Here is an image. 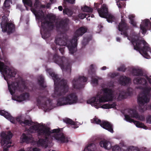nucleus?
<instances>
[{
    "instance_id": "10",
    "label": "nucleus",
    "mask_w": 151,
    "mask_h": 151,
    "mask_svg": "<svg viewBox=\"0 0 151 151\" xmlns=\"http://www.w3.org/2000/svg\"><path fill=\"white\" fill-rule=\"evenodd\" d=\"M12 134L10 131H9L7 134L4 132L1 133V145L2 146L5 145L4 147L3 151H8V149L11 146L10 145H8V144L11 143L10 139L12 137Z\"/></svg>"
},
{
    "instance_id": "24",
    "label": "nucleus",
    "mask_w": 151,
    "mask_h": 151,
    "mask_svg": "<svg viewBox=\"0 0 151 151\" xmlns=\"http://www.w3.org/2000/svg\"><path fill=\"white\" fill-rule=\"evenodd\" d=\"M130 81V79L129 77L125 76H121L120 77L119 81L120 84L125 86L129 83Z\"/></svg>"
},
{
    "instance_id": "2",
    "label": "nucleus",
    "mask_w": 151,
    "mask_h": 151,
    "mask_svg": "<svg viewBox=\"0 0 151 151\" xmlns=\"http://www.w3.org/2000/svg\"><path fill=\"white\" fill-rule=\"evenodd\" d=\"M87 31V29L81 27L77 29L75 33V35L71 40L68 39V36L65 34H63V37L56 38L55 40V44L51 45L53 50L57 51L59 49L61 54L64 55L65 47L66 46L69 49L70 53L73 54L76 51L77 40L79 36H82Z\"/></svg>"
},
{
    "instance_id": "19",
    "label": "nucleus",
    "mask_w": 151,
    "mask_h": 151,
    "mask_svg": "<svg viewBox=\"0 0 151 151\" xmlns=\"http://www.w3.org/2000/svg\"><path fill=\"white\" fill-rule=\"evenodd\" d=\"M124 117L125 120L127 121L130 122L134 123L135 124L137 127L139 128H143L145 129H147V127L145 126L143 123L139 121L134 120V119H131L128 115H125Z\"/></svg>"
},
{
    "instance_id": "21",
    "label": "nucleus",
    "mask_w": 151,
    "mask_h": 151,
    "mask_svg": "<svg viewBox=\"0 0 151 151\" xmlns=\"http://www.w3.org/2000/svg\"><path fill=\"white\" fill-rule=\"evenodd\" d=\"M97 11L100 17L103 18L106 16L109 12L107 6L105 4H103L100 8H98Z\"/></svg>"
},
{
    "instance_id": "38",
    "label": "nucleus",
    "mask_w": 151,
    "mask_h": 151,
    "mask_svg": "<svg viewBox=\"0 0 151 151\" xmlns=\"http://www.w3.org/2000/svg\"><path fill=\"white\" fill-rule=\"evenodd\" d=\"M25 100V99L23 94H21L17 97V101L19 102H21Z\"/></svg>"
},
{
    "instance_id": "23",
    "label": "nucleus",
    "mask_w": 151,
    "mask_h": 151,
    "mask_svg": "<svg viewBox=\"0 0 151 151\" xmlns=\"http://www.w3.org/2000/svg\"><path fill=\"white\" fill-rule=\"evenodd\" d=\"M100 125L103 128L108 130L111 133H113L114 131L112 125L108 122L103 121L100 124Z\"/></svg>"
},
{
    "instance_id": "1",
    "label": "nucleus",
    "mask_w": 151,
    "mask_h": 151,
    "mask_svg": "<svg viewBox=\"0 0 151 151\" xmlns=\"http://www.w3.org/2000/svg\"><path fill=\"white\" fill-rule=\"evenodd\" d=\"M49 74L53 80L55 86L52 96L54 98H59L57 100V104L62 106L76 103L78 101V96L76 93H70L65 97L61 96L65 95L68 91L69 87L67 81L63 79L60 81L58 75L54 72H50Z\"/></svg>"
},
{
    "instance_id": "54",
    "label": "nucleus",
    "mask_w": 151,
    "mask_h": 151,
    "mask_svg": "<svg viewBox=\"0 0 151 151\" xmlns=\"http://www.w3.org/2000/svg\"><path fill=\"white\" fill-rule=\"evenodd\" d=\"M39 149L37 147H35L33 149V151H39Z\"/></svg>"
},
{
    "instance_id": "33",
    "label": "nucleus",
    "mask_w": 151,
    "mask_h": 151,
    "mask_svg": "<svg viewBox=\"0 0 151 151\" xmlns=\"http://www.w3.org/2000/svg\"><path fill=\"white\" fill-rule=\"evenodd\" d=\"M63 121L64 122L67 124L74 125L76 124V123L73 121L72 120L68 118H65L63 119Z\"/></svg>"
},
{
    "instance_id": "12",
    "label": "nucleus",
    "mask_w": 151,
    "mask_h": 151,
    "mask_svg": "<svg viewBox=\"0 0 151 151\" xmlns=\"http://www.w3.org/2000/svg\"><path fill=\"white\" fill-rule=\"evenodd\" d=\"M7 18L5 16H3L2 17V22L1 24L2 31L5 32L7 31L8 34L12 33L14 30V25L11 22L7 23Z\"/></svg>"
},
{
    "instance_id": "26",
    "label": "nucleus",
    "mask_w": 151,
    "mask_h": 151,
    "mask_svg": "<svg viewBox=\"0 0 151 151\" xmlns=\"http://www.w3.org/2000/svg\"><path fill=\"white\" fill-rule=\"evenodd\" d=\"M105 17H104L106 18L107 21L109 23H112V22H114L116 21V18L115 17L111 14L109 12L107 14V15Z\"/></svg>"
},
{
    "instance_id": "8",
    "label": "nucleus",
    "mask_w": 151,
    "mask_h": 151,
    "mask_svg": "<svg viewBox=\"0 0 151 151\" xmlns=\"http://www.w3.org/2000/svg\"><path fill=\"white\" fill-rule=\"evenodd\" d=\"M132 43L133 45L134 50L139 51L145 58L147 59L150 58V56L147 52H151V48L145 40L134 39L132 41Z\"/></svg>"
},
{
    "instance_id": "31",
    "label": "nucleus",
    "mask_w": 151,
    "mask_h": 151,
    "mask_svg": "<svg viewBox=\"0 0 151 151\" xmlns=\"http://www.w3.org/2000/svg\"><path fill=\"white\" fill-rule=\"evenodd\" d=\"M22 2L26 7L27 10H28L27 6L32 7L33 5L32 0H22Z\"/></svg>"
},
{
    "instance_id": "14",
    "label": "nucleus",
    "mask_w": 151,
    "mask_h": 151,
    "mask_svg": "<svg viewBox=\"0 0 151 151\" xmlns=\"http://www.w3.org/2000/svg\"><path fill=\"white\" fill-rule=\"evenodd\" d=\"M87 81V78L84 76H79L78 79L74 78L72 82L73 88L76 89H80L83 88V83Z\"/></svg>"
},
{
    "instance_id": "57",
    "label": "nucleus",
    "mask_w": 151,
    "mask_h": 151,
    "mask_svg": "<svg viewBox=\"0 0 151 151\" xmlns=\"http://www.w3.org/2000/svg\"><path fill=\"white\" fill-rule=\"evenodd\" d=\"M4 61L5 64L7 65H9L10 64V63L9 61H6V60H5Z\"/></svg>"
},
{
    "instance_id": "25",
    "label": "nucleus",
    "mask_w": 151,
    "mask_h": 151,
    "mask_svg": "<svg viewBox=\"0 0 151 151\" xmlns=\"http://www.w3.org/2000/svg\"><path fill=\"white\" fill-rule=\"evenodd\" d=\"M116 102H113L111 104H106L103 105L101 107L105 109H109L111 108H116Z\"/></svg>"
},
{
    "instance_id": "20",
    "label": "nucleus",
    "mask_w": 151,
    "mask_h": 151,
    "mask_svg": "<svg viewBox=\"0 0 151 151\" xmlns=\"http://www.w3.org/2000/svg\"><path fill=\"white\" fill-rule=\"evenodd\" d=\"M128 112L131 117L135 118L141 121H143L145 119L144 116L139 115L136 110L135 109H128Z\"/></svg>"
},
{
    "instance_id": "49",
    "label": "nucleus",
    "mask_w": 151,
    "mask_h": 151,
    "mask_svg": "<svg viewBox=\"0 0 151 151\" xmlns=\"http://www.w3.org/2000/svg\"><path fill=\"white\" fill-rule=\"evenodd\" d=\"M24 95V97L25 98V99H27L29 98V95L28 93H25L23 94Z\"/></svg>"
},
{
    "instance_id": "37",
    "label": "nucleus",
    "mask_w": 151,
    "mask_h": 151,
    "mask_svg": "<svg viewBox=\"0 0 151 151\" xmlns=\"http://www.w3.org/2000/svg\"><path fill=\"white\" fill-rule=\"evenodd\" d=\"M22 123L27 125L30 126L32 124L33 122L31 120H25L24 122H22Z\"/></svg>"
},
{
    "instance_id": "60",
    "label": "nucleus",
    "mask_w": 151,
    "mask_h": 151,
    "mask_svg": "<svg viewBox=\"0 0 151 151\" xmlns=\"http://www.w3.org/2000/svg\"><path fill=\"white\" fill-rule=\"evenodd\" d=\"M40 7L43 8H44L45 7V5H42L40 6Z\"/></svg>"
},
{
    "instance_id": "51",
    "label": "nucleus",
    "mask_w": 151,
    "mask_h": 151,
    "mask_svg": "<svg viewBox=\"0 0 151 151\" xmlns=\"http://www.w3.org/2000/svg\"><path fill=\"white\" fill-rule=\"evenodd\" d=\"M145 78L148 81L149 83L150 84L151 83V78L147 76H145Z\"/></svg>"
},
{
    "instance_id": "48",
    "label": "nucleus",
    "mask_w": 151,
    "mask_h": 151,
    "mask_svg": "<svg viewBox=\"0 0 151 151\" xmlns=\"http://www.w3.org/2000/svg\"><path fill=\"white\" fill-rule=\"evenodd\" d=\"M118 76V73H111V77L112 78H114L116 76Z\"/></svg>"
},
{
    "instance_id": "17",
    "label": "nucleus",
    "mask_w": 151,
    "mask_h": 151,
    "mask_svg": "<svg viewBox=\"0 0 151 151\" xmlns=\"http://www.w3.org/2000/svg\"><path fill=\"white\" fill-rule=\"evenodd\" d=\"M0 115L4 116L13 124H16L17 122L20 123H22V121L21 120L20 117H17L16 118H14L10 114L4 110L0 111Z\"/></svg>"
},
{
    "instance_id": "34",
    "label": "nucleus",
    "mask_w": 151,
    "mask_h": 151,
    "mask_svg": "<svg viewBox=\"0 0 151 151\" xmlns=\"http://www.w3.org/2000/svg\"><path fill=\"white\" fill-rule=\"evenodd\" d=\"M81 9L83 11L88 12H92L93 11V9L92 8L86 5H85L83 7H82Z\"/></svg>"
},
{
    "instance_id": "56",
    "label": "nucleus",
    "mask_w": 151,
    "mask_h": 151,
    "mask_svg": "<svg viewBox=\"0 0 151 151\" xmlns=\"http://www.w3.org/2000/svg\"><path fill=\"white\" fill-rule=\"evenodd\" d=\"M50 3H47L46 6V7L47 8H49L50 7Z\"/></svg>"
},
{
    "instance_id": "50",
    "label": "nucleus",
    "mask_w": 151,
    "mask_h": 151,
    "mask_svg": "<svg viewBox=\"0 0 151 151\" xmlns=\"http://www.w3.org/2000/svg\"><path fill=\"white\" fill-rule=\"evenodd\" d=\"M35 16L37 17L38 19H40L41 17V15L40 14L39 12L35 14Z\"/></svg>"
},
{
    "instance_id": "28",
    "label": "nucleus",
    "mask_w": 151,
    "mask_h": 151,
    "mask_svg": "<svg viewBox=\"0 0 151 151\" xmlns=\"http://www.w3.org/2000/svg\"><path fill=\"white\" fill-rule=\"evenodd\" d=\"M32 137L27 136L25 134L23 133L22 137V141L23 142L28 143L32 140Z\"/></svg>"
},
{
    "instance_id": "40",
    "label": "nucleus",
    "mask_w": 151,
    "mask_h": 151,
    "mask_svg": "<svg viewBox=\"0 0 151 151\" xmlns=\"http://www.w3.org/2000/svg\"><path fill=\"white\" fill-rule=\"evenodd\" d=\"M6 0L5 1L4 3V10L5 11L6 10L9 9L10 8V5L9 4L6 3Z\"/></svg>"
},
{
    "instance_id": "46",
    "label": "nucleus",
    "mask_w": 151,
    "mask_h": 151,
    "mask_svg": "<svg viewBox=\"0 0 151 151\" xmlns=\"http://www.w3.org/2000/svg\"><path fill=\"white\" fill-rule=\"evenodd\" d=\"M88 40L84 39L82 41V43L83 45L85 46L88 43Z\"/></svg>"
},
{
    "instance_id": "63",
    "label": "nucleus",
    "mask_w": 151,
    "mask_h": 151,
    "mask_svg": "<svg viewBox=\"0 0 151 151\" xmlns=\"http://www.w3.org/2000/svg\"><path fill=\"white\" fill-rule=\"evenodd\" d=\"M7 13H9V11L8 10H7Z\"/></svg>"
},
{
    "instance_id": "45",
    "label": "nucleus",
    "mask_w": 151,
    "mask_h": 151,
    "mask_svg": "<svg viewBox=\"0 0 151 151\" xmlns=\"http://www.w3.org/2000/svg\"><path fill=\"white\" fill-rule=\"evenodd\" d=\"M147 122L150 124H151V115H149L146 118Z\"/></svg>"
},
{
    "instance_id": "43",
    "label": "nucleus",
    "mask_w": 151,
    "mask_h": 151,
    "mask_svg": "<svg viewBox=\"0 0 151 151\" xmlns=\"http://www.w3.org/2000/svg\"><path fill=\"white\" fill-rule=\"evenodd\" d=\"M118 70L119 71H121L124 72L126 70V68L124 66H122L118 68Z\"/></svg>"
},
{
    "instance_id": "52",
    "label": "nucleus",
    "mask_w": 151,
    "mask_h": 151,
    "mask_svg": "<svg viewBox=\"0 0 151 151\" xmlns=\"http://www.w3.org/2000/svg\"><path fill=\"white\" fill-rule=\"evenodd\" d=\"M119 98L121 97V99H124L126 98L125 96L124 95H121V94H119Z\"/></svg>"
},
{
    "instance_id": "35",
    "label": "nucleus",
    "mask_w": 151,
    "mask_h": 151,
    "mask_svg": "<svg viewBox=\"0 0 151 151\" xmlns=\"http://www.w3.org/2000/svg\"><path fill=\"white\" fill-rule=\"evenodd\" d=\"M134 17L132 15H131L129 18V19L130 20V23L132 24V26L134 27H136V23L134 21L133 19Z\"/></svg>"
},
{
    "instance_id": "11",
    "label": "nucleus",
    "mask_w": 151,
    "mask_h": 151,
    "mask_svg": "<svg viewBox=\"0 0 151 151\" xmlns=\"http://www.w3.org/2000/svg\"><path fill=\"white\" fill-rule=\"evenodd\" d=\"M39 124H35L30 126L29 128V130L31 132H37L39 138L40 136L43 137L44 138L45 135H47L49 134L48 129L45 127L40 128Z\"/></svg>"
},
{
    "instance_id": "41",
    "label": "nucleus",
    "mask_w": 151,
    "mask_h": 151,
    "mask_svg": "<svg viewBox=\"0 0 151 151\" xmlns=\"http://www.w3.org/2000/svg\"><path fill=\"white\" fill-rule=\"evenodd\" d=\"M129 151H140L139 149L133 146H130L128 148Z\"/></svg>"
},
{
    "instance_id": "59",
    "label": "nucleus",
    "mask_w": 151,
    "mask_h": 151,
    "mask_svg": "<svg viewBox=\"0 0 151 151\" xmlns=\"http://www.w3.org/2000/svg\"><path fill=\"white\" fill-rule=\"evenodd\" d=\"M106 69V67L105 66H104L101 68V69L102 70H105Z\"/></svg>"
},
{
    "instance_id": "15",
    "label": "nucleus",
    "mask_w": 151,
    "mask_h": 151,
    "mask_svg": "<svg viewBox=\"0 0 151 151\" xmlns=\"http://www.w3.org/2000/svg\"><path fill=\"white\" fill-rule=\"evenodd\" d=\"M129 27V26L126 23L125 20L123 19H122L118 25V29L121 32V35H123L124 37H127L128 40H129V39L127 33V30Z\"/></svg>"
},
{
    "instance_id": "62",
    "label": "nucleus",
    "mask_w": 151,
    "mask_h": 151,
    "mask_svg": "<svg viewBox=\"0 0 151 151\" xmlns=\"http://www.w3.org/2000/svg\"><path fill=\"white\" fill-rule=\"evenodd\" d=\"M103 2V0H100V4H101Z\"/></svg>"
},
{
    "instance_id": "32",
    "label": "nucleus",
    "mask_w": 151,
    "mask_h": 151,
    "mask_svg": "<svg viewBox=\"0 0 151 151\" xmlns=\"http://www.w3.org/2000/svg\"><path fill=\"white\" fill-rule=\"evenodd\" d=\"M63 12L64 14H67L69 17H71L73 14L72 11L68 8L63 9Z\"/></svg>"
},
{
    "instance_id": "61",
    "label": "nucleus",
    "mask_w": 151,
    "mask_h": 151,
    "mask_svg": "<svg viewBox=\"0 0 151 151\" xmlns=\"http://www.w3.org/2000/svg\"><path fill=\"white\" fill-rule=\"evenodd\" d=\"M56 0H50V1L51 2V3H52L54 2H55Z\"/></svg>"
},
{
    "instance_id": "58",
    "label": "nucleus",
    "mask_w": 151,
    "mask_h": 151,
    "mask_svg": "<svg viewBox=\"0 0 151 151\" xmlns=\"http://www.w3.org/2000/svg\"><path fill=\"white\" fill-rule=\"evenodd\" d=\"M121 39L119 37H117L116 38V41L118 42H120Z\"/></svg>"
},
{
    "instance_id": "13",
    "label": "nucleus",
    "mask_w": 151,
    "mask_h": 151,
    "mask_svg": "<svg viewBox=\"0 0 151 151\" xmlns=\"http://www.w3.org/2000/svg\"><path fill=\"white\" fill-rule=\"evenodd\" d=\"M0 72L3 75L10 77H14L16 74V72L12 70L9 66L5 65L4 62L0 61Z\"/></svg>"
},
{
    "instance_id": "64",
    "label": "nucleus",
    "mask_w": 151,
    "mask_h": 151,
    "mask_svg": "<svg viewBox=\"0 0 151 151\" xmlns=\"http://www.w3.org/2000/svg\"><path fill=\"white\" fill-rule=\"evenodd\" d=\"M4 79L6 80V81H7L6 79V77L4 76Z\"/></svg>"
},
{
    "instance_id": "4",
    "label": "nucleus",
    "mask_w": 151,
    "mask_h": 151,
    "mask_svg": "<svg viewBox=\"0 0 151 151\" xmlns=\"http://www.w3.org/2000/svg\"><path fill=\"white\" fill-rule=\"evenodd\" d=\"M133 81L135 84H141L146 86L142 88V93L137 98L139 105L143 106L150 101L151 98V87L147 86V83L146 80L144 78H136L134 79Z\"/></svg>"
},
{
    "instance_id": "36",
    "label": "nucleus",
    "mask_w": 151,
    "mask_h": 151,
    "mask_svg": "<svg viewBox=\"0 0 151 151\" xmlns=\"http://www.w3.org/2000/svg\"><path fill=\"white\" fill-rule=\"evenodd\" d=\"M91 122L93 123L100 124L101 122V121L100 119H98L96 116H95L93 120H91Z\"/></svg>"
},
{
    "instance_id": "3",
    "label": "nucleus",
    "mask_w": 151,
    "mask_h": 151,
    "mask_svg": "<svg viewBox=\"0 0 151 151\" xmlns=\"http://www.w3.org/2000/svg\"><path fill=\"white\" fill-rule=\"evenodd\" d=\"M49 21L45 20L42 22V28L41 34L42 37L44 39L49 37L50 36V31L54 29L55 26L56 30L61 32L63 31H66L68 28V25L69 19L68 18L62 19L60 21L55 22V17L53 15L50 16Z\"/></svg>"
},
{
    "instance_id": "5",
    "label": "nucleus",
    "mask_w": 151,
    "mask_h": 151,
    "mask_svg": "<svg viewBox=\"0 0 151 151\" xmlns=\"http://www.w3.org/2000/svg\"><path fill=\"white\" fill-rule=\"evenodd\" d=\"M103 95L97 94L87 101V103L92 104H94L96 107H101V103L112 101L114 98V91L112 89L105 88L102 90Z\"/></svg>"
},
{
    "instance_id": "16",
    "label": "nucleus",
    "mask_w": 151,
    "mask_h": 151,
    "mask_svg": "<svg viewBox=\"0 0 151 151\" xmlns=\"http://www.w3.org/2000/svg\"><path fill=\"white\" fill-rule=\"evenodd\" d=\"M100 146L106 150H110L111 148L110 142L105 140L101 141L99 143ZM112 148V151H121V147L118 145H116Z\"/></svg>"
},
{
    "instance_id": "39",
    "label": "nucleus",
    "mask_w": 151,
    "mask_h": 151,
    "mask_svg": "<svg viewBox=\"0 0 151 151\" xmlns=\"http://www.w3.org/2000/svg\"><path fill=\"white\" fill-rule=\"evenodd\" d=\"M89 73L91 74H93L95 73V70L93 67V64H91L90 65V69L88 71Z\"/></svg>"
},
{
    "instance_id": "44",
    "label": "nucleus",
    "mask_w": 151,
    "mask_h": 151,
    "mask_svg": "<svg viewBox=\"0 0 151 151\" xmlns=\"http://www.w3.org/2000/svg\"><path fill=\"white\" fill-rule=\"evenodd\" d=\"M93 84H98V80L96 78H92L91 80Z\"/></svg>"
},
{
    "instance_id": "55",
    "label": "nucleus",
    "mask_w": 151,
    "mask_h": 151,
    "mask_svg": "<svg viewBox=\"0 0 151 151\" xmlns=\"http://www.w3.org/2000/svg\"><path fill=\"white\" fill-rule=\"evenodd\" d=\"M58 9L59 11H61L63 9V7L62 6H59L58 7Z\"/></svg>"
},
{
    "instance_id": "6",
    "label": "nucleus",
    "mask_w": 151,
    "mask_h": 151,
    "mask_svg": "<svg viewBox=\"0 0 151 151\" xmlns=\"http://www.w3.org/2000/svg\"><path fill=\"white\" fill-rule=\"evenodd\" d=\"M45 128L48 129L49 131V134L47 135H45L44 138H40L37 142V144L39 146L42 147L45 146L46 147L47 146V143L49 140L48 137L50 136L51 133H55L54 134L53 137L57 140L58 142L60 143L68 142L69 140L68 139L65 137L63 134L62 133H60V129H54L51 131H50V129L47 127Z\"/></svg>"
},
{
    "instance_id": "53",
    "label": "nucleus",
    "mask_w": 151,
    "mask_h": 151,
    "mask_svg": "<svg viewBox=\"0 0 151 151\" xmlns=\"http://www.w3.org/2000/svg\"><path fill=\"white\" fill-rule=\"evenodd\" d=\"M99 4L98 3H95L94 4V6H95L94 7L96 8V9H97V8L99 7Z\"/></svg>"
},
{
    "instance_id": "18",
    "label": "nucleus",
    "mask_w": 151,
    "mask_h": 151,
    "mask_svg": "<svg viewBox=\"0 0 151 151\" xmlns=\"http://www.w3.org/2000/svg\"><path fill=\"white\" fill-rule=\"evenodd\" d=\"M46 95L43 96L40 95L37 99V105H43L46 106L47 105V102L50 103V99L46 97L47 94H48V91L46 90L45 91Z\"/></svg>"
},
{
    "instance_id": "30",
    "label": "nucleus",
    "mask_w": 151,
    "mask_h": 151,
    "mask_svg": "<svg viewBox=\"0 0 151 151\" xmlns=\"http://www.w3.org/2000/svg\"><path fill=\"white\" fill-rule=\"evenodd\" d=\"M38 83L39 84L40 87L42 88L45 89L47 87V86L45 84V81L44 78L43 76H40V78L38 80Z\"/></svg>"
},
{
    "instance_id": "47",
    "label": "nucleus",
    "mask_w": 151,
    "mask_h": 151,
    "mask_svg": "<svg viewBox=\"0 0 151 151\" xmlns=\"http://www.w3.org/2000/svg\"><path fill=\"white\" fill-rule=\"evenodd\" d=\"M75 0H64L65 1H66L68 3L73 4L75 2Z\"/></svg>"
},
{
    "instance_id": "7",
    "label": "nucleus",
    "mask_w": 151,
    "mask_h": 151,
    "mask_svg": "<svg viewBox=\"0 0 151 151\" xmlns=\"http://www.w3.org/2000/svg\"><path fill=\"white\" fill-rule=\"evenodd\" d=\"M48 61L54 62L60 65L63 71L66 72L70 74L71 72V65L68 59L65 57H60L57 54H49Z\"/></svg>"
},
{
    "instance_id": "27",
    "label": "nucleus",
    "mask_w": 151,
    "mask_h": 151,
    "mask_svg": "<svg viewBox=\"0 0 151 151\" xmlns=\"http://www.w3.org/2000/svg\"><path fill=\"white\" fill-rule=\"evenodd\" d=\"M132 73L133 75L136 76H142L143 75V71L139 69H133Z\"/></svg>"
},
{
    "instance_id": "9",
    "label": "nucleus",
    "mask_w": 151,
    "mask_h": 151,
    "mask_svg": "<svg viewBox=\"0 0 151 151\" xmlns=\"http://www.w3.org/2000/svg\"><path fill=\"white\" fill-rule=\"evenodd\" d=\"M8 88L11 94L13 95L15 91L23 92L26 88L25 84L24 81L21 82H12L10 85L8 81Z\"/></svg>"
},
{
    "instance_id": "22",
    "label": "nucleus",
    "mask_w": 151,
    "mask_h": 151,
    "mask_svg": "<svg viewBox=\"0 0 151 151\" xmlns=\"http://www.w3.org/2000/svg\"><path fill=\"white\" fill-rule=\"evenodd\" d=\"M151 24V22L148 19H146L142 20L140 25V28L142 31V33L145 34L147 31V29H148L150 24Z\"/></svg>"
},
{
    "instance_id": "29",
    "label": "nucleus",
    "mask_w": 151,
    "mask_h": 151,
    "mask_svg": "<svg viewBox=\"0 0 151 151\" xmlns=\"http://www.w3.org/2000/svg\"><path fill=\"white\" fill-rule=\"evenodd\" d=\"M95 148V145L93 143H91L85 148L83 151H93Z\"/></svg>"
},
{
    "instance_id": "42",
    "label": "nucleus",
    "mask_w": 151,
    "mask_h": 151,
    "mask_svg": "<svg viewBox=\"0 0 151 151\" xmlns=\"http://www.w3.org/2000/svg\"><path fill=\"white\" fill-rule=\"evenodd\" d=\"M87 15L85 13H80L78 15V17L81 19H83L85 17H86V16Z\"/></svg>"
}]
</instances>
